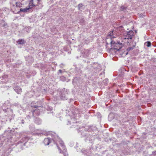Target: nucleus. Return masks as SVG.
<instances>
[{"label":"nucleus","mask_w":156,"mask_h":156,"mask_svg":"<svg viewBox=\"0 0 156 156\" xmlns=\"http://www.w3.org/2000/svg\"><path fill=\"white\" fill-rule=\"evenodd\" d=\"M33 1L32 0L31 2L29 4V7H26L23 9H20V12H31L33 11L32 8L33 7H34L35 5L33 3V2H32Z\"/></svg>","instance_id":"423d86ee"},{"label":"nucleus","mask_w":156,"mask_h":156,"mask_svg":"<svg viewBox=\"0 0 156 156\" xmlns=\"http://www.w3.org/2000/svg\"><path fill=\"white\" fill-rule=\"evenodd\" d=\"M77 78H75L73 80V81H74Z\"/></svg>","instance_id":"c85d7f7f"},{"label":"nucleus","mask_w":156,"mask_h":156,"mask_svg":"<svg viewBox=\"0 0 156 156\" xmlns=\"http://www.w3.org/2000/svg\"><path fill=\"white\" fill-rule=\"evenodd\" d=\"M17 42L20 44H23L25 43V41L23 39H21L20 40H19L17 41Z\"/></svg>","instance_id":"dca6fc26"},{"label":"nucleus","mask_w":156,"mask_h":156,"mask_svg":"<svg viewBox=\"0 0 156 156\" xmlns=\"http://www.w3.org/2000/svg\"><path fill=\"white\" fill-rule=\"evenodd\" d=\"M42 105H33V104H31V106L32 108H35V110H32V112H30V114L27 115V118L28 119H30L31 117L34 116V114L37 115H40V111Z\"/></svg>","instance_id":"7ed1b4c3"},{"label":"nucleus","mask_w":156,"mask_h":156,"mask_svg":"<svg viewBox=\"0 0 156 156\" xmlns=\"http://www.w3.org/2000/svg\"><path fill=\"white\" fill-rule=\"evenodd\" d=\"M68 92L65 88L61 89L59 92L60 98L63 100L67 99V95Z\"/></svg>","instance_id":"0eeeda50"},{"label":"nucleus","mask_w":156,"mask_h":156,"mask_svg":"<svg viewBox=\"0 0 156 156\" xmlns=\"http://www.w3.org/2000/svg\"><path fill=\"white\" fill-rule=\"evenodd\" d=\"M90 54V51L88 50H86L82 53V55L84 58H86Z\"/></svg>","instance_id":"ddd939ff"},{"label":"nucleus","mask_w":156,"mask_h":156,"mask_svg":"<svg viewBox=\"0 0 156 156\" xmlns=\"http://www.w3.org/2000/svg\"><path fill=\"white\" fill-rule=\"evenodd\" d=\"M60 80L62 81H65L66 80V78L64 76H61L60 77Z\"/></svg>","instance_id":"412c9836"},{"label":"nucleus","mask_w":156,"mask_h":156,"mask_svg":"<svg viewBox=\"0 0 156 156\" xmlns=\"http://www.w3.org/2000/svg\"><path fill=\"white\" fill-rule=\"evenodd\" d=\"M79 114H73H73L71 116H67L68 118H71L72 117L73 118L72 119L71 118V121H70L69 120H67V125H69L71 124V122H72L73 123H76V121L75 120V119H77L78 117H79Z\"/></svg>","instance_id":"6e6552de"},{"label":"nucleus","mask_w":156,"mask_h":156,"mask_svg":"<svg viewBox=\"0 0 156 156\" xmlns=\"http://www.w3.org/2000/svg\"><path fill=\"white\" fill-rule=\"evenodd\" d=\"M13 105L15 106L19 107L21 106V105L18 102H16L13 104Z\"/></svg>","instance_id":"6ab92c4d"},{"label":"nucleus","mask_w":156,"mask_h":156,"mask_svg":"<svg viewBox=\"0 0 156 156\" xmlns=\"http://www.w3.org/2000/svg\"><path fill=\"white\" fill-rule=\"evenodd\" d=\"M152 153H153V155H154V156H155L156 155V151L154 152H153Z\"/></svg>","instance_id":"cd10ccee"},{"label":"nucleus","mask_w":156,"mask_h":156,"mask_svg":"<svg viewBox=\"0 0 156 156\" xmlns=\"http://www.w3.org/2000/svg\"><path fill=\"white\" fill-rule=\"evenodd\" d=\"M11 131V130H5L3 134L0 135V151L3 150L5 151H7L6 148L8 150L11 149L10 146L12 139Z\"/></svg>","instance_id":"f03ea898"},{"label":"nucleus","mask_w":156,"mask_h":156,"mask_svg":"<svg viewBox=\"0 0 156 156\" xmlns=\"http://www.w3.org/2000/svg\"><path fill=\"white\" fill-rule=\"evenodd\" d=\"M126 7H125L124 6H122L120 7V10L122 11H123L126 9Z\"/></svg>","instance_id":"5701e85b"},{"label":"nucleus","mask_w":156,"mask_h":156,"mask_svg":"<svg viewBox=\"0 0 156 156\" xmlns=\"http://www.w3.org/2000/svg\"><path fill=\"white\" fill-rule=\"evenodd\" d=\"M108 81V79H106L103 80V82L105 83V82H107Z\"/></svg>","instance_id":"393cba45"},{"label":"nucleus","mask_w":156,"mask_h":156,"mask_svg":"<svg viewBox=\"0 0 156 156\" xmlns=\"http://www.w3.org/2000/svg\"><path fill=\"white\" fill-rule=\"evenodd\" d=\"M6 110V109H4V111H5Z\"/></svg>","instance_id":"473e14b6"},{"label":"nucleus","mask_w":156,"mask_h":156,"mask_svg":"<svg viewBox=\"0 0 156 156\" xmlns=\"http://www.w3.org/2000/svg\"><path fill=\"white\" fill-rule=\"evenodd\" d=\"M41 133L44 135H50L51 136V138L48 137L44 139L43 143L45 145H48L50 144L53 143L56 144L60 153H62V152L64 156H68L66 149L63 141L56 133L50 131L47 132L46 131H43Z\"/></svg>","instance_id":"f257e3e1"},{"label":"nucleus","mask_w":156,"mask_h":156,"mask_svg":"<svg viewBox=\"0 0 156 156\" xmlns=\"http://www.w3.org/2000/svg\"><path fill=\"white\" fill-rule=\"evenodd\" d=\"M63 64H61L60 65V67L61 68H62L63 67Z\"/></svg>","instance_id":"bb28decb"},{"label":"nucleus","mask_w":156,"mask_h":156,"mask_svg":"<svg viewBox=\"0 0 156 156\" xmlns=\"http://www.w3.org/2000/svg\"><path fill=\"white\" fill-rule=\"evenodd\" d=\"M24 122H25V121H24V119H21L20 120V123H22V124H23L24 123Z\"/></svg>","instance_id":"b1692460"},{"label":"nucleus","mask_w":156,"mask_h":156,"mask_svg":"<svg viewBox=\"0 0 156 156\" xmlns=\"http://www.w3.org/2000/svg\"><path fill=\"white\" fill-rule=\"evenodd\" d=\"M90 150V149L87 150L83 149L81 150V152L85 155H86V156H90L91 151Z\"/></svg>","instance_id":"f8f14e48"},{"label":"nucleus","mask_w":156,"mask_h":156,"mask_svg":"<svg viewBox=\"0 0 156 156\" xmlns=\"http://www.w3.org/2000/svg\"><path fill=\"white\" fill-rule=\"evenodd\" d=\"M72 126H73V127H74V126H76V125H73Z\"/></svg>","instance_id":"c756f323"},{"label":"nucleus","mask_w":156,"mask_h":156,"mask_svg":"<svg viewBox=\"0 0 156 156\" xmlns=\"http://www.w3.org/2000/svg\"><path fill=\"white\" fill-rule=\"evenodd\" d=\"M116 36V31L114 30H111L110 31V32L108 33V34L106 37V39L107 40L110 39V40L111 41L110 43L111 45H112L113 44H115V42L113 41L112 40V39L113 38H115ZM107 41V40H106V41Z\"/></svg>","instance_id":"39448f33"},{"label":"nucleus","mask_w":156,"mask_h":156,"mask_svg":"<svg viewBox=\"0 0 156 156\" xmlns=\"http://www.w3.org/2000/svg\"><path fill=\"white\" fill-rule=\"evenodd\" d=\"M38 2H39L40 0H37Z\"/></svg>","instance_id":"2f4dec72"},{"label":"nucleus","mask_w":156,"mask_h":156,"mask_svg":"<svg viewBox=\"0 0 156 156\" xmlns=\"http://www.w3.org/2000/svg\"><path fill=\"white\" fill-rule=\"evenodd\" d=\"M11 6L15 7L16 8H20L22 7V4L20 2H17L16 0H12L10 1Z\"/></svg>","instance_id":"1a4fd4ad"},{"label":"nucleus","mask_w":156,"mask_h":156,"mask_svg":"<svg viewBox=\"0 0 156 156\" xmlns=\"http://www.w3.org/2000/svg\"><path fill=\"white\" fill-rule=\"evenodd\" d=\"M1 25L2 27H3L5 28H6L8 27L7 23H2Z\"/></svg>","instance_id":"a211bd4d"},{"label":"nucleus","mask_w":156,"mask_h":156,"mask_svg":"<svg viewBox=\"0 0 156 156\" xmlns=\"http://www.w3.org/2000/svg\"><path fill=\"white\" fill-rule=\"evenodd\" d=\"M135 47V45H134L133 46H132V47H129L127 49V51H131V50H133L134 49Z\"/></svg>","instance_id":"f3484780"},{"label":"nucleus","mask_w":156,"mask_h":156,"mask_svg":"<svg viewBox=\"0 0 156 156\" xmlns=\"http://www.w3.org/2000/svg\"><path fill=\"white\" fill-rule=\"evenodd\" d=\"M84 137H85V141L88 142V141L90 142H92L94 139L93 136L90 134H86L84 136Z\"/></svg>","instance_id":"9b49d317"},{"label":"nucleus","mask_w":156,"mask_h":156,"mask_svg":"<svg viewBox=\"0 0 156 156\" xmlns=\"http://www.w3.org/2000/svg\"><path fill=\"white\" fill-rule=\"evenodd\" d=\"M83 6V5L82 4H80L78 5V8L79 10H80Z\"/></svg>","instance_id":"4be33fe9"},{"label":"nucleus","mask_w":156,"mask_h":156,"mask_svg":"<svg viewBox=\"0 0 156 156\" xmlns=\"http://www.w3.org/2000/svg\"><path fill=\"white\" fill-rule=\"evenodd\" d=\"M62 70H61V69L59 70L58 72V74L59 75V73H62Z\"/></svg>","instance_id":"a878e982"},{"label":"nucleus","mask_w":156,"mask_h":156,"mask_svg":"<svg viewBox=\"0 0 156 156\" xmlns=\"http://www.w3.org/2000/svg\"><path fill=\"white\" fill-rule=\"evenodd\" d=\"M134 35V32L132 30H129L127 32L126 34L124 35V39H132Z\"/></svg>","instance_id":"9d476101"},{"label":"nucleus","mask_w":156,"mask_h":156,"mask_svg":"<svg viewBox=\"0 0 156 156\" xmlns=\"http://www.w3.org/2000/svg\"><path fill=\"white\" fill-rule=\"evenodd\" d=\"M128 54V52L126 53V55Z\"/></svg>","instance_id":"72a5a7b5"},{"label":"nucleus","mask_w":156,"mask_h":156,"mask_svg":"<svg viewBox=\"0 0 156 156\" xmlns=\"http://www.w3.org/2000/svg\"><path fill=\"white\" fill-rule=\"evenodd\" d=\"M145 44L147 47H149L151 45V42L150 41H147L146 42Z\"/></svg>","instance_id":"aec40b11"},{"label":"nucleus","mask_w":156,"mask_h":156,"mask_svg":"<svg viewBox=\"0 0 156 156\" xmlns=\"http://www.w3.org/2000/svg\"><path fill=\"white\" fill-rule=\"evenodd\" d=\"M14 90L18 94H20L22 92L21 88L19 86H16L14 87Z\"/></svg>","instance_id":"4468645a"},{"label":"nucleus","mask_w":156,"mask_h":156,"mask_svg":"<svg viewBox=\"0 0 156 156\" xmlns=\"http://www.w3.org/2000/svg\"><path fill=\"white\" fill-rule=\"evenodd\" d=\"M35 122L38 125H40L42 122V121L41 119L39 118H36L35 120Z\"/></svg>","instance_id":"2eb2a0df"},{"label":"nucleus","mask_w":156,"mask_h":156,"mask_svg":"<svg viewBox=\"0 0 156 156\" xmlns=\"http://www.w3.org/2000/svg\"><path fill=\"white\" fill-rule=\"evenodd\" d=\"M50 110H52V107H51V108H50Z\"/></svg>","instance_id":"7c9ffc66"},{"label":"nucleus","mask_w":156,"mask_h":156,"mask_svg":"<svg viewBox=\"0 0 156 156\" xmlns=\"http://www.w3.org/2000/svg\"><path fill=\"white\" fill-rule=\"evenodd\" d=\"M29 139L27 136L23 137L21 140L18 142L17 143L15 144L16 147L18 148V151H20L23 149V146H25L26 144L27 143Z\"/></svg>","instance_id":"20e7f679"}]
</instances>
